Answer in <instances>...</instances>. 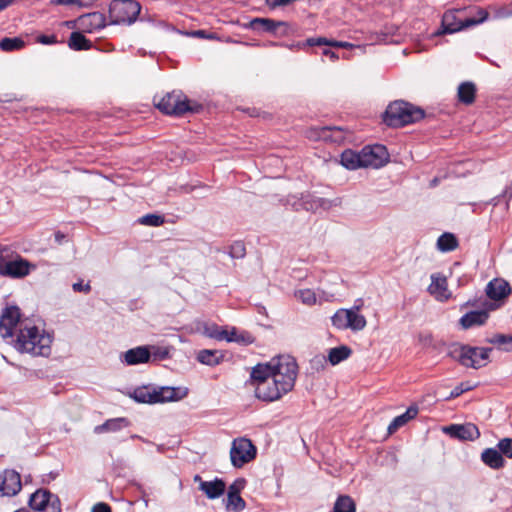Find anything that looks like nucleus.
<instances>
[{
    "instance_id": "obj_1",
    "label": "nucleus",
    "mask_w": 512,
    "mask_h": 512,
    "mask_svg": "<svg viewBox=\"0 0 512 512\" xmlns=\"http://www.w3.org/2000/svg\"><path fill=\"white\" fill-rule=\"evenodd\" d=\"M278 373L271 379L257 384L255 396L263 402H274L293 390L298 374V364L294 357L282 355L277 357Z\"/></svg>"
},
{
    "instance_id": "obj_2",
    "label": "nucleus",
    "mask_w": 512,
    "mask_h": 512,
    "mask_svg": "<svg viewBox=\"0 0 512 512\" xmlns=\"http://www.w3.org/2000/svg\"><path fill=\"white\" fill-rule=\"evenodd\" d=\"M11 342L20 353L34 356H49L51 353L52 336L30 322L20 324L16 338H12Z\"/></svg>"
},
{
    "instance_id": "obj_3",
    "label": "nucleus",
    "mask_w": 512,
    "mask_h": 512,
    "mask_svg": "<svg viewBox=\"0 0 512 512\" xmlns=\"http://www.w3.org/2000/svg\"><path fill=\"white\" fill-rule=\"evenodd\" d=\"M153 104L161 113L175 117H181L186 113L197 114L204 108L201 103L189 99L181 90L155 95Z\"/></svg>"
},
{
    "instance_id": "obj_4",
    "label": "nucleus",
    "mask_w": 512,
    "mask_h": 512,
    "mask_svg": "<svg viewBox=\"0 0 512 512\" xmlns=\"http://www.w3.org/2000/svg\"><path fill=\"white\" fill-rule=\"evenodd\" d=\"M425 117V111L404 100L391 102L383 113V122L392 128H400L419 122Z\"/></svg>"
},
{
    "instance_id": "obj_5",
    "label": "nucleus",
    "mask_w": 512,
    "mask_h": 512,
    "mask_svg": "<svg viewBox=\"0 0 512 512\" xmlns=\"http://www.w3.org/2000/svg\"><path fill=\"white\" fill-rule=\"evenodd\" d=\"M492 350L491 347L454 343L447 356L466 368L480 369L486 366Z\"/></svg>"
},
{
    "instance_id": "obj_6",
    "label": "nucleus",
    "mask_w": 512,
    "mask_h": 512,
    "mask_svg": "<svg viewBox=\"0 0 512 512\" xmlns=\"http://www.w3.org/2000/svg\"><path fill=\"white\" fill-rule=\"evenodd\" d=\"M462 12H464L463 9H453L446 11L443 14L441 20L442 31H439L436 34H453L481 24L485 22L489 17V13L484 8H477L476 16L464 19L458 17V14Z\"/></svg>"
},
{
    "instance_id": "obj_7",
    "label": "nucleus",
    "mask_w": 512,
    "mask_h": 512,
    "mask_svg": "<svg viewBox=\"0 0 512 512\" xmlns=\"http://www.w3.org/2000/svg\"><path fill=\"white\" fill-rule=\"evenodd\" d=\"M141 10L136 0H113L109 6L110 24H132L136 21Z\"/></svg>"
},
{
    "instance_id": "obj_8",
    "label": "nucleus",
    "mask_w": 512,
    "mask_h": 512,
    "mask_svg": "<svg viewBox=\"0 0 512 512\" xmlns=\"http://www.w3.org/2000/svg\"><path fill=\"white\" fill-rule=\"evenodd\" d=\"M256 456L257 448L250 439L240 437L233 440L230 459L235 468H242L245 464L254 460Z\"/></svg>"
},
{
    "instance_id": "obj_9",
    "label": "nucleus",
    "mask_w": 512,
    "mask_h": 512,
    "mask_svg": "<svg viewBox=\"0 0 512 512\" xmlns=\"http://www.w3.org/2000/svg\"><path fill=\"white\" fill-rule=\"evenodd\" d=\"M28 505L31 509L39 512H62L58 495L47 489H38L32 493Z\"/></svg>"
},
{
    "instance_id": "obj_10",
    "label": "nucleus",
    "mask_w": 512,
    "mask_h": 512,
    "mask_svg": "<svg viewBox=\"0 0 512 512\" xmlns=\"http://www.w3.org/2000/svg\"><path fill=\"white\" fill-rule=\"evenodd\" d=\"M29 322L28 320H21V310L17 305L7 306L3 309L0 315V335L2 338H13L14 329L21 323Z\"/></svg>"
},
{
    "instance_id": "obj_11",
    "label": "nucleus",
    "mask_w": 512,
    "mask_h": 512,
    "mask_svg": "<svg viewBox=\"0 0 512 512\" xmlns=\"http://www.w3.org/2000/svg\"><path fill=\"white\" fill-rule=\"evenodd\" d=\"M32 268H35V265L13 250V256L9 257L0 276L20 279L29 275Z\"/></svg>"
},
{
    "instance_id": "obj_12",
    "label": "nucleus",
    "mask_w": 512,
    "mask_h": 512,
    "mask_svg": "<svg viewBox=\"0 0 512 512\" xmlns=\"http://www.w3.org/2000/svg\"><path fill=\"white\" fill-rule=\"evenodd\" d=\"M363 168H381L389 161L387 148L382 144L367 145L361 150Z\"/></svg>"
},
{
    "instance_id": "obj_13",
    "label": "nucleus",
    "mask_w": 512,
    "mask_h": 512,
    "mask_svg": "<svg viewBox=\"0 0 512 512\" xmlns=\"http://www.w3.org/2000/svg\"><path fill=\"white\" fill-rule=\"evenodd\" d=\"M248 27L256 33H270L275 36L289 34L288 23L270 18H254L249 22Z\"/></svg>"
},
{
    "instance_id": "obj_14",
    "label": "nucleus",
    "mask_w": 512,
    "mask_h": 512,
    "mask_svg": "<svg viewBox=\"0 0 512 512\" xmlns=\"http://www.w3.org/2000/svg\"><path fill=\"white\" fill-rule=\"evenodd\" d=\"M21 489V476L16 470L4 469L0 473V497H14Z\"/></svg>"
},
{
    "instance_id": "obj_15",
    "label": "nucleus",
    "mask_w": 512,
    "mask_h": 512,
    "mask_svg": "<svg viewBox=\"0 0 512 512\" xmlns=\"http://www.w3.org/2000/svg\"><path fill=\"white\" fill-rule=\"evenodd\" d=\"M483 305H485V308L469 311L459 319V324L463 329L467 330L475 326L484 325L489 318V311L498 307V305H495L487 300H484Z\"/></svg>"
},
{
    "instance_id": "obj_16",
    "label": "nucleus",
    "mask_w": 512,
    "mask_h": 512,
    "mask_svg": "<svg viewBox=\"0 0 512 512\" xmlns=\"http://www.w3.org/2000/svg\"><path fill=\"white\" fill-rule=\"evenodd\" d=\"M443 431L450 437L462 441H474L480 437L479 428L473 423L451 424L444 427Z\"/></svg>"
},
{
    "instance_id": "obj_17",
    "label": "nucleus",
    "mask_w": 512,
    "mask_h": 512,
    "mask_svg": "<svg viewBox=\"0 0 512 512\" xmlns=\"http://www.w3.org/2000/svg\"><path fill=\"white\" fill-rule=\"evenodd\" d=\"M246 480L244 478H237L229 486L227 493L226 508L234 512H241L246 507L245 500L241 497L240 493L245 488Z\"/></svg>"
},
{
    "instance_id": "obj_18",
    "label": "nucleus",
    "mask_w": 512,
    "mask_h": 512,
    "mask_svg": "<svg viewBox=\"0 0 512 512\" xmlns=\"http://www.w3.org/2000/svg\"><path fill=\"white\" fill-rule=\"evenodd\" d=\"M512 292L510 284L502 278H494L488 282L485 293L490 300L501 301Z\"/></svg>"
},
{
    "instance_id": "obj_19",
    "label": "nucleus",
    "mask_w": 512,
    "mask_h": 512,
    "mask_svg": "<svg viewBox=\"0 0 512 512\" xmlns=\"http://www.w3.org/2000/svg\"><path fill=\"white\" fill-rule=\"evenodd\" d=\"M277 357L273 358L268 363H259L252 368L250 378L255 384H261L266 380L271 379L276 373H278V367L276 368Z\"/></svg>"
},
{
    "instance_id": "obj_20",
    "label": "nucleus",
    "mask_w": 512,
    "mask_h": 512,
    "mask_svg": "<svg viewBox=\"0 0 512 512\" xmlns=\"http://www.w3.org/2000/svg\"><path fill=\"white\" fill-rule=\"evenodd\" d=\"M121 361L128 366L150 363L149 346H137L127 350L122 354Z\"/></svg>"
},
{
    "instance_id": "obj_21",
    "label": "nucleus",
    "mask_w": 512,
    "mask_h": 512,
    "mask_svg": "<svg viewBox=\"0 0 512 512\" xmlns=\"http://www.w3.org/2000/svg\"><path fill=\"white\" fill-rule=\"evenodd\" d=\"M157 403L174 402L185 398L188 395L186 387H155Z\"/></svg>"
},
{
    "instance_id": "obj_22",
    "label": "nucleus",
    "mask_w": 512,
    "mask_h": 512,
    "mask_svg": "<svg viewBox=\"0 0 512 512\" xmlns=\"http://www.w3.org/2000/svg\"><path fill=\"white\" fill-rule=\"evenodd\" d=\"M315 46H329V47H339V48H352L353 47V45L349 42L328 40L325 37L308 38L307 40H305L303 42H297L296 44H292L288 47L290 49H293V48L304 49L306 47H315Z\"/></svg>"
},
{
    "instance_id": "obj_23",
    "label": "nucleus",
    "mask_w": 512,
    "mask_h": 512,
    "mask_svg": "<svg viewBox=\"0 0 512 512\" xmlns=\"http://www.w3.org/2000/svg\"><path fill=\"white\" fill-rule=\"evenodd\" d=\"M78 21L80 26L89 33L99 31L106 26V18L100 12L85 14L79 17Z\"/></svg>"
},
{
    "instance_id": "obj_24",
    "label": "nucleus",
    "mask_w": 512,
    "mask_h": 512,
    "mask_svg": "<svg viewBox=\"0 0 512 512\" xmlns=\"http://www.w3.org/2000/svg\"><path fill=\"white\" fill-rule=\"evenodd\" d=\"M481 461L484 465L493 470H499L505 467L506 461L502 457L501 452L497 448H486L482 451L480 456Z\"/></svg>"
},
{
    "instance_id": "obj_25",
    "label": "nucleus",
    "mask_w": 512,
    "mask_h": 512,
    "mask_svg": "<svg viewBox=\"0 0 512 512\" xmlns=\"http://www.w3.org/2000/svg\"><path fill=\"white\" fill-rule=\"evenodd\" d=\"M199 489L206 495L208 499L214 500L222 496L226 489L223 479L216 477L212 481H201Z\"/></svg>"
},
{
    "instance_id": "obj_26",
    "label": "nucleus",
    "mask_w": 512,
    "mask_h": 512,
    "mask_svg": "<svg viewBox=\"0 0 512 512\" xmlns=\"http://www.w3.org/2000/svg\"><path fill=\"white\" fill-rule=\"evenodd\" d=\"M129 397L137 403L156 404V391L152 385H143L134 388L128 393Z\"/></svg>"
},
{
    "instance_id": "obj_27",
    "label": "nucleus",
    "mask_w": 512,
    "mask_h": 512,
    "mask_svg": "<svg viewBox=\"0 0 512 512\" xmlns=\"http://www.w3.org/2000/svg\"><path fill=\"white\" fill-rule=\"evenodd\" d=\"M316 138L329 141L332 143H342L346 139L345 130L342 127L337 126H325L321 127L316 132Z\"/></svg>"
},
{
    "instance_id": "obj_28",
    "label": "nucleus",
    "mask_w": 512,
    "mask_h": 512,
    "mask_svg": "<svg viewBox=\"0 0 512 512\" xmlns=\"http://www.w3.org/2000/svg\"><path fill=\"white\" fill-rule=\"evenodd\" d=\"M419 412V409L416 405H411L407 408V410L401 415L396 416L392 422L389 424L387 431L388 434L395 433L399 428L404 426L408 421L414 419Z\"/></svg>"
},
{
    "instance_id": "obj_29",
    "label": "nucleus",
    "mask_w": 512,
    "mask_h": 512,
    "mask_svg": "<svg viewBox=\"0 0 512 512\" xmlns=\"http://www.w3.org/2000/svg\"><path fill=\"white\" fill-rule=\"evenodd\" d=\"M196 359L203 365L215 367L224 361V354L219 350L202 349L198 351Z\"/></svg>"
},
{
    "instance_id": "obj_30",
    "label": "nucleus",
    "mask_w": 512,
    "mask_h": 512,
    "mask_svg": "<svg viewBox=\"0 0 512 512\" xmlns=\"http://www.w3.org/2000/svg\"><path fill=\"white\" fill-rule=\"evenodd\" d=\"M340 163L342 164V166L349 170L363 168L361 151L356 152L352 149L344 150L340 156Z\"/></svg>"
},
{
    "instance_id": "obj_31",
    "label": "nucleus",
    "mask_w": 512,
    "mask_h": 512,
    "mask_svg": "<svg viewBox=\"0 0 512 512\" xmlns=\"http://www.w3.org/2000/svg\"><path fill=\"white\" fill-rule=\"evenodd\" d=\"M129 425V421L125 417H118L106 420L103 424L94 427L95 434L106 432H117Z\"/></svg>"
},
{
    "instance_id": "obj_32",
    "label": "nucleus",
    "mask_w": 512,
    "mask_h": 512,
    "mask_svg": "<svg viewBox=\"0 0 512 512\" xmlns=\"http://www.w3.org/2000/svg\"><path fill=\"white\" fill-rule=\"evenodd\" d=\"M459 102L470 105L475 101L476 97V86L473 82L466 81L462 82L458 87L457 92Z\"/></svg>"
},
{
    "instance_id": "obj_33",
    "label": "nucleus",
    "mask_w": 512,
    "mask_h": 512,
    "mask_svg": "<svg viewBox=\"0 0 512 512\" xmlns=\"http://www.w3.org/2000/svg\"><path fill=\"white\" fill-rule=\"evenodd\" d=\"M68 47L75 51L89 50L92 47V42L81 32L74 31L70 34Z\"/></svg>"
},
{
    "instance_id": "obj_34",
    "label": "nucleus",
    "mask_w": 512,
    "mask_h": 512,
    "mask_svg": "<svg viewBox=\"0 0 512 512\" xmlns=\"http://www.w3.org/2000/svg\"><path fill=\"white\" fill-rule=\"evenodd\" d=\"M352 354V349L346 345L331 348L328 352V361L335 366L346 360Z\"/></svg>"
},
{
    "instance_id": "obj_35",
    "label": "nucleus",
    "mask_w": 512,
    "mask_h": 512,
    "mask_svg": "<svg viewBox=\"0 0 512 512\" xmlns=\"http://www.w3.org/2000/svg\"><path fill=\"white\" fill-rule=\"evenodd\" d=\"M459 245L457 237L450 232H445L437 240V248L441 252L454 251Z\"/></svg>"
},
{
    "instance_id": "obj_36",
    "label": "nucleus",
    "mask_w": 512,
    "mask_h": 512,
    "mask_svg": "<svg viewBox=\"0 0 512 512\" xmlns=\"http://www.w3.org/2000/svg\"><path fill=\"white\" fill-rule=\"evenodd\" d=\"M332 512H356V504L349 495H339Z\"/></svg>"
},
{
    "instance_id": "obj_37",
    "label": "nucleus",
    "mask_w": 512,
    "mask_h": 512,
    "mask_svg": "<svg viewBox=\"0 0 512 512\" xmlns=\"http://www.w3.org/2000/svg\"><path fill=\"white\" fill-rule=\"evenodd\" d=\"M349 315L347 317L348 328L353 331L363 330L367 324L365 317L359 314L354 309H348Z\"/></svg>"
},
{
    "instance_id": "obj_38",
    "label": "nucleus",
    "mask_w": 512,
    "mask_h": 512,
    "mask_svg": "<svg viewBox=\"0 0 512 512\" xmlns=\"http://www.w3.org/2000/svg\"><path fill=\"white\" fill-rule=\"evenodd\" d=\"M25 47V41L21 37H5L0 40V49L5 52L19 51Z\"/></svg>"
},
{
    "instance_id": "obj_39",
    "label": "nucleus",
    "mask_w": 512,
    "mask_h": 512,
    "mask_svg": "<svg viewBox=\"0 0 512 512\" xmlns=\"http://www.w3.org/2000/svg\"><path fill=\"white\" fill-rule=\"evenodd\" d=\"M201 331L203 335L216 340H223V337H226V330H220L215 323L203 322Z\"/></svg>"
},
{
    "instance_id": "obj_40",
    "label": "nucleus",
    "mask_w": 512,
    "mask_h": 512,
    "mask_svg": "<svg viewBox=\"0 0 512 512\" xmlns=\"http://www.w3.org/2000/svg\"><path fill=\"white\" fill-rule=\"evenodd\" d=\"M150 353V362H158L167 360L171 357L170 349L168 347H161L157 345H148Z\"/></svg>"
},
{
    "instance_id": "obj_41",
    "label": "nucleus",
    "mask_w": 512,
    "mask_h": 512,
    "mask_svg": "<svg viewBox=\"0 0 512 512\" xmlns=\"http://www.w3.org/2000/svg\"><path fill=\"white\" fill-rule=\"evenodd\" d=\"M137 222L145 226L159 227L165 223V217L161 214L149 213L140 217Z\"/></svg>"
},
{
    "instance_id": "obj_42",
    "label": "nucleus",
    "mask_w": 512,
    "mask_h": 512,
    "mask_svg": "<svg viewBox=\"0 0 512 512\" xmlns=\"http://www.w3.org/2000/svg\"><path fill=\"white\" fill-rule=\"evenodd\" d=\"M488 343L503 347L505 351H512V336L506 334H495L486 340Z\"/></svg>"
},
{
    "instance_id": "obj_43",
    "label": "nucleus",
    "mask_w": 512,
    "mask_h": 512,
    "mask_svg": "<svg viewBox=\"0 0 512 512\" xmlns=\"http://www.w3.org/2000/svg\"><path fill=\"white\" fill-rule=\"evenodd\" d=\"M348 315V309H338L331 318L332 325L340 330L348 329L346 324Z\"/></svg>"
},
{
    "instance_id": "obj_44",
    "label": "nucleus",
    "mask_w": 512,
    "mask_h": 512,
    "mask_svg": "<svg viewBox=\"0 0 512 512\" xmlns=\"http://www.w3.org/2000/svg\"><path fill=\"white\" fill-rule=\"evenodd\" d=\"M228 255L232 259H242L246 255V247L243 241L233 242L228 249Z\"/></svg>"
},
{
    "instance_id": "obj_45",
    "label": "nucleus",
    "mask_w": 512,
    "mask_h": 512,
    "mask_svg": "<svg viewBox=\"0 0 512 512\" xmlns=\"http://www.w3.org/2000/svg\"><path fill=\"white\" fill-rule=\"evenodd\" d=\"M475 388V385H471L469 381L461 382L458 384L448 396L444 398L445 401L453 400L459 396H461L463 393L471 391Z\"/></svg>"
},
{
    "instance_id": "obj_46",
    "label": "nucleus",
    "mask_w": 512,
    "mask_h": 512,
    "mask_svg": "<svg viewBox=\"0 0 512 512\" xmlns=\"http://www.w3.org/2000/svg\"><path fill=\"white\" fill-rule=\"evenodd\" d=\"M297 299H299L303 304L306 305H314L316 303V294L311 289H301L295 293Z\"/></svg>"
},
{
    "instance_id": "obj_47",
    "label": "nucleus",
    "mask_w": 512,
    "mask_h": 512,
    "mask_svg": "<svg viewBox=\"0 0 512 512\" xmlns=\"http://www.w3.org/2000/svg\"><path fill=\"white\" fill-rule=\"evenodd\" d=\"M496 446L501 452L502 457L512 459V438L500 439Z\"/></svg>"
},
{
    "instance_id": "obj_48",
    "label": "nucleus",
    "mask_w": 512,
    "mask_h": 512,
    "mask_svg": "<svg viewBox=\"0 0 512 512\" xmlns=\"http://www.w3.org/2000/svg\"><path fill=\"white\" fill-rule=\"evenodd\" d=\"M227 341L249 345L254 342V337L247 331H241L238 338L227 337Z\"/></svg>"
},
{
    "instance_id": "obj_49",
    "label": "nucleus",
    "mask_w": 512,
    "mask_h": 512,
    "mask_svg": "<svg viewBox=\"0 0 512 512\" xmlns=\"http://www.w3.org/2000/svg\"><path fill=\"white\" fill-rule=\"evenodd\" d=\"M331 205H332V203L330 200H328L326 198H322V197H317L315 200H313L312 205L308 206V209H311V210H317L319 208L328 209L331 207Z\"/></svg>"
},
{
    "instance_id": "obj_50",
    "label": "nucleus",
    "mask_w": 512,
    "mask_h": 512,
    "mask_svg": "<svg viewBox=\"0 0 512 512\" xmlns=\"http://www.w3.org/2000/svg\"><path fill=\"white\" fill-rule=\"evenodd\" d=\"M317 197L314 196L313 194L309 193V192H305V193H301L300 197H299V201H300V206L309 211L310 209H308V206L309 205H312L313 203V200H315Z\"/></svg>"
},
{
    "instance_id": "obj_51",
    "label": "nucleus",
    "mask_w": 512,
    "mask_h": 512,
    "mask_svg": "<svg viewBox=\"0 0 512 512\" xmlns=\"http://www.w3.org/2000/svg\"><path fill=\"white\" fill-rule=\"evenodd\" d=\"M37 42L43 45H53L58 43L57 37L54 34L46 35L42 34L37 37Z\"/></svg>"
},
{
    "instance_id": "obj_52",
    "label": "nucleus",
    "mask_w": 512,
    "mask_h": 512,
    "mask_svg": "<svg viewBox=\"0 0 512 512\" xmlns=\"http://www.w3.org/2000/svg\"><path fill=\"white\" fill-rule=\"evenodd\" d=\"M187 35L194 37V38H200V39H213L214 35L212 33H209L206 30H193L186 33Z\"/></svg>"
},
{
    "instance_id": "obj_53",
    "label": "nucleus",
    "mask_w": 512,
    "mask_h": 512,
    "mask_svg": "<svg viewBox=\"0 0 512 512\" xmlns=\"http://www.w3.org/2000/svg\"><path fill=\"white\" fill-rule=\"evenodd\" d=\"M432 285H435L438 290H446L447 280L445 277H437L436 275L431 276Z\"/></svg>"
},
{
    "instance_id": "obj_54",
    "label": "nucleus",
    "mask_w": 512,
    "mask_h": 512,
    "mask_svg": "<svg viewBox=\"0 0 512 512\" xmlns=\"http://www.w3.org/2000/svg\"><path fill=\"white\" fill-rule=\"evenodd\" d=\"M72 289L74 292H84L85 294H88L91 291V285L89 282L83 284L82 281H79L72 285Z\"/></svg>"
},
{
    "instance_id": "obj_55",
    "label": "nucleus",
    "mask_w": 512,
    "mask_h": 512,
    "mask_svg": "<svg viewBox=\"0 0 512 512\" xmlns=\"http://www.w3.org/2000/svg\"><path fill=\"white\" fill-rule=\"evenodd\" d=\"M484 303V300H481V299H469L468 301H466L465 303H463L460 308L463 309L465 307H479L481 309L485 308V305H483Z\"/></svg>"
},
{
    "instance_id": "obj_56",
    "label": "nucleus",
    "mask_w": 512,
    "mask_h": 512,
    "mask_svg": "<svg viewBox=\"0 0 512 512\" xmlns=\"http://www.w3.org/2000/svg\"><path fill=\"white\" fill-rule=\"evenodd\" d=\"M512 16V6L501 7L496 11V18H508Z\"/></svg>"
},
{
    "instance_id": "obj_57",
    "label": "nucleus",
    "mask_w": 512,
    "mask_h": 512,
    "mask_svg": "<svg viewBox=\"0 0 512 512\" xmlns=\"http://www.w3.org/2000/svg\"><path fill=\"white\" fill-rule=\"evenodd\" d=\"M92 512H112V510L107 503L99 502L93 506Z\"/></svg>"
},
{
    "instance_id": "obj_58",
    "label": "nucleus",
    "mask_w": 512,
    "mask_h": 512,
    "mask_svg": "<svg viewBox=\"0 0 512 512\" xmlns=\"http://www.w3.org/2000/svg\"><path fill=\"white\" fill-rule=\"evenodd\" d=\"M322 54L324 56H328L333 61H335L339 58V56L334 51H332L330 48H327V47L323 49Z\"/></svg>"
},
{
    "instance_id": "obj_59",
    "label": "nucleus",
    "mask_w": 512,
    "mask_h": 512,
    "mask_svg": "<svg viewBox=\"0 0 512 512\" xmlns=\"http://www.w3.org/2000/svg\"><path fill=\"white\" fill-rule=\"evenodd\" d=\"M56 4H63V5H71V4H78L82 5L81 0H54Z\"/></svg>"
},
{
    "instance_id": "obj_60",
    "label": "nucleus",
    "mask_w": 512,
    "mask_h": 512,
    "mask_svg": "<svg viewBox=\"0 0 512 512\" xmlns=\"http://www.w3.org/2000/svg\"><path fill=\"white\" fill-rule=\"evenodd\" d=\"M239 333L236 328H232L230 332L226 331V337H223V339L227 340V337L238 338Z\"/></svg>"
},
{
    "instance_id": "obj_61",
    "label": "nucleus",
    "mask_w": 512,
    "mask_h": 512,
    "mask_svg": "<svg viewBox=\"0 0 512 512\" xmlns=\"http://www.w3.org/2000/svg\"><path fill=\"white\" fill-rule=\"evenodd\" d=\"M267 1V4L271 7H277V6H283L285 5L284 2H282V0H266Z\"/></svg>"
},
{
    "instance_id": "obj_62",
    "label": "nucleus",
    "mask_w": 512,
    "mask_h": 512,
    "mask_svg": "<svg viewBox=\"0 0 512 512\" xmlns=\"http://www.w3.org/2000/svg\"><path fill=\"white\" fill-rule=\"evenodd\" d=\"M501 197H504V191L502 192V194H501V195H498V196H496V197L492 198V199L490 200V202H488V204H492L493 206L498 205V203H499V201H500V198H501ZM505 198H507V199H508V196H505Z\"/></svg>"
},
{
    "instance_id": "obj_63",
    "label": "nucleus",
    "mask_w": 512,
    "mask_h": 512,
    "mask_svg": "<svg viewBox=\"0 0 512 512\" xmlns=\"http://www.w3.org/2000/svg\"><path fill=\"white\" fill-rule=\"evenodd\" d=\"M504 196H508V201L512 199V182L504 189Z\"/></svg>"
},
{
    "instance_id": "obj_64",
    "label": "nucleus",
    "mask_w": 512,
    "mask_h": 512,
    "mask_svg": "<svg viewBox=\"0 0 512 512\" xmlns=\"http://www.w3.org/2000/svg\"><path fill=\"white\" fill-rule=\"evenodd\" d=\"M13 0H0V11L4 10L6 7H8Z\"/></svg>"
}]
</instances>
